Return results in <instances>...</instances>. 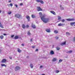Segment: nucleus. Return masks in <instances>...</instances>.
Segmentation results:
<instances>
[{
	"label": "nucleus",
	"instance_id": "nucleus-10",
	"mask_svg": "<svg viewBox=\"0 0 75 75\" xmlns=\"http://www.w3.org/2000/svg\"><path fill=\"white\" fill-rule=\"evenodd\" d=\"M6 61V59H3L1 61V62L2 63H5Z\"/></svg>",
	"mask_w": 75,
	"mask_h": 75
},
{
	"label": "nucleus",
	"instance_id": "nucleus-51",
	"mask_svg": "<svg viewBox=\"0 0 75 75\" xmlns=\"http://www.w3.org/2000/svg\"><path fill=\"white\" fill-rule=\"evenodd\" d=\"M10 59H12V58L11 57H9Z\"/></svg>",
	"mask_w": 75,
	"mask_h": 75
},
{
	"label": "nucleus",
	"instance_id": "nucleus-49",
	"mask_svg": "<svg viewBox=\"0 0 75 75\" xmlns=\"http://www.w3.org/2000/svg\"><path fill=\"white\" fill-rule=\"evenodd\" d=\"M18 26H19V27H20V24H18Z\"/></svg>",
	"mask_w": 75,
	"mask_h": 75
},
{
	"label": "nucleus",
	"instance_id": "nucleus-39",
	"mask_svg": "<svg viewBox=\"0 0 75 75\" xmlns=\"http://www.w3.org/2000/svg\"><path fill=\"white\" fill-rule=\"evenodd\" d=\"M15 6L17 8L18 7V6L16 4L15 5Z\"/></svg>",
	"mask_w": 75,
	"mask_h": 75
},
{
	"label": "nucleus",
	"instance_id": "nucleus-18",
	"mask_svg": "<svg viewBox=\"0 0 75 75\" xmlns=\"http://www.w3.org/2000/svg\"><path fill=\"white\" fill-rule=\"evenodd\" d=\"M57 60V58H54L52 59L53 61H55Z\"/></svg>",
	"mask_w": 75,
	"mask_h": 75
},
{
	"label": "nucleus",
	"instance_id": "nucleus-13",
	"mask_svg": "<svg viewBox=\"0 0 75 75\" xmlns=\"http://www.w3.org/2000/svg\"><path fill=\"white\" fill-rule=\"evenodd\" d=\"M50 54H51V55H53V54H54V51L52 50L51 51Z\"/></svg>",
	"mask_w": 75,
	"mask_h": 75
},
{
	"label": "nucleus",
	"instance_id": "nucleus-53",
	"mask_svg": "<svg viewBox=\"0 0 75 75\" xmlns=\"http://www.w3.org/2000/svg\"><path fill=\"white\" fill-rule=\"evenodd\" d=\"M62 7V5H60V7L61 8Z\"/></svg>",
	"mask_w": 75,
	"mask_h": 75
},
{
	"label": "nucleus",
	"instance_id": "nucleus-46",
	"mask_svg": "<svg viewBox=\"0 0 75 75\" xmlns=\"http://www.w3.org/2000/svg\"><path fill=\"white\" fill-rule=\"evenodd\" d=\"M55 38L56 39H57V40L58 38V37H56Z\"/></svg>",
	"mask_w": 75,
	"mask_h": 75
},
{
	"label": "nucleus",
	"instance_id": "nucleus-55",
	"mask_svg": "<svg viewBox=\"0 0 75 75\" xmlns=\"http://www.w3.org/2000/svg\"><path fill=\"white\" fill-rule=\"evenodd\" d=\"M42 75H45V74H42Z\"/></svg>",
	"mask_w": 75,
	"mask_h": 75
},
{
	"label": "nucleus",
	"instance_id": "nucleus-22",
	"mask_svg": "<svg viewBox=\"0 0 75 75\" xmlns=\"http://www.w3.org/2000/svg\"><path fill=\"white\" fill-rule=\"evenodd\" d=\"M18 52H21V50H20V49H18Z\"/></svg>",
	"mask_w": 75,
	"mask_h": 75
},
{
	"label": "nucleus",
	"instance_id": "nucleus-8",
	"mask_svg": "<svg viewBox=\"0 0 75 75\" xmlns=\"http://www.w3.org/2000/svg\"><path fill=\"white\" fill-rule=\"evenodd\" d=\"M66 42H67L66 41L64 42L61 43L60 44V45H62V46L64 45H66Z\"/></svg>",
	"mask_w": 75,
	"mask_h": 75
},
{
	"label": "nucleus",
	"instance_id": "nucleus-19",
	"mask_svg": "<svg viewBox=\"0 0 75 75\" xmlns=\"http://www.w3.org/2000/svg\"><path fill=\"white\" fill-rule=\"evenodd\" d=\"M54 33L55 34H57V33H58V31H57L56 30H55L54 31Z\"/></svg>",
	"mask_w": 75,
	"mask_h": 75
},
{
	"label": "nucleus",
	"instance_id": "nucleus-3",
	"mask_svg": "<svg viewBox=\"0 0 75 75\" xmlns=\"http://www.w3.org/2000/svg\"><path fill=\"white\" fill-rule=\"evenodd\" d=\"M36 1L37 2H40V3H41V4H44V1L42 0H36Z\"/></svg>",
	"mask_w": 75,
	"mask_h": 75
},
{
	"label": "nucleus",
	"instance_id": "nucleus-12",
	"mask_svg": "<svg viewBox=\"0 0 75 75\" xmlns=\"http://www.w3.org/2000/svg\"><path fill=\"white\" fill-rule=\"evenodd\" d=\"M50 12L51 13H52V14H54V15H56V13L53 11H50Z\"/></svg>",
	"mask_w": 75,
	"mask_h": 75
},
{
	"label": "nucleus",
	"instance_id": "nucleus-54",
	"mask_svg": "<svg viewBox=\"0 0 75 75\" xmlns=\"http://www.w3.org/2000/svg\"><path fill=\"white\" fill-rule=\"evenodd\" d=\"M1 11H0V13H1Z\"/></svg>",
	"mask_w": 75,
	"mask_h": 75
},
{
	"label": "nucleus",
	"instance_id": "nucleus-40",
	"mask_svg": "<svg viewBox=\"0 0 75 75\" xmlns=\"http://www.w3.org/2000/svg\"><path fill=\"white\" fill-rule=\"evenodd\" d=\"M32 48H35V46H32Z\"/></svg>",
	"mask_w": 75,
	"mask_h": 75
},
{
	"label": "nucleus",
	"instance_id": "nucleus-45",
	"mask_svg": "<svg viewBox=\"0 0 75 75\" xmlns=\"http://www.w3.org/2000/svg\"><path fill=\"white\" fill-rule=\"evenodd\" d=\"M73 40H74V41H75V37H74V38H73Z\"/></svg>",
	"mask_w": 75,
	"mask_h": 75
},
{
	"label": "nucleus",
	"instance_id": "nucleus-26",
	"mask_svg": "<svg viewBox=\"0 0 75 75\" xmlns=\"http://www.w3.org/2000/svg\"><path fill=\"white\" fill-rule=\"evenodd\" d=\"M58 20H61V17L59 16H58Z\"/></svg>",
	"mask_w": 75,
	"mask_h": 75
},
{
	"label": "nucleus",
	"instance_id": "nucleus-24",
	"mask_svg": "<svg viewBox=\"0 0 75 75\" xmlns=\"http://www.w3.org/2000/svg\"><path fill=\"white\" fill-rule=\"evenodd\" d=\"M72 52V50H70L69 51H68L67 52V53H71Z\"/></svg>",
	"mask_w": 75,
	"mask_h": 75
},
{
	"label": "nucleus",
	"instance_id": "nucleus-33",
	"mask_svg": "<svg viewBox=\"0 0 75 75\" xmlns=\"http://www.w3.org/2000/svg\"><path fill=\"white\" fill-rule=\"evenodd\" d=\"M59 62H62V60L61 59H60L59 60Z\"/></svg>",
	"mask_w": 75,
	"mask_h": 75
},
{
	"label": "nucleus",
	"instance_id": "nucleus-21",
	"mask_svg": "<svg viewBox=\"0 0 75 75\" xmlns=\"http://www.w3.org/2000/svg\"><path fill=\"white\" fill-rule=\"evenodd\" d=\"M18 36H16L14 38V39H18Z\"/></svg>",
	"mask_w": 75,
	"mask_h": 75
},
{
	"label": "nucleus",
	"instance_id": "nucleus-42",
	"mask_svg": "<svg viewBox=\"0 0 75 75\" xmlns=\"http://www.w3.org/2000/svg\"><path fill=\"white\" fill-rule=\"evenodd\" d=\"M21 45L22 46H23V47H24V44H23V43H22L21 44Z\"/></svg>",
	"mask_w": 75,
	"mask_h": 75
},
{
	"label": "nucleus",
	"instance_id": "nucleus-56",
	"mask_svg": "<svg viewBox=\"0 0 75 75\" xmlns=\"http://www.w3.org/2000/svg\"><path fill=\"white\" fill-rule=\"evenodd\" d=\"M74 13H75V10L74 11Z\"/></svg>",
	"mask_w": 75,
	"mask_h": 75
},
{
	"label": "nucleus",
	"instance_id": "nucleus-1",
	"mask_svg": "<svg viewBox=\"0 0 75 75\" xmlns=\"http://www.w3.org/2000/svg\"><path fill=\"white\" fill-rule=\"evenodd\" d=\"M39 16L41 18V19L42 21H43L45 23H47L48 21H50V19L48 18H45V15H42V13L40 12L39 13Z\"/></svg>",
	"mask_w": 75,
	"mask_h": 75
},
{
	"label": "nucleus",
	"instance_id": "nucleus-17",
	"mask_svg": "<svg viewBox=\"0 0 75 75\" xmlns=\"http://www.w3.org/2000/svg\"><path fill=\"white\" fill-rule=\"evenodd\" d=\"M74 24H75V22H72L70 23V25H71L72 26L74 25Z\"/></svg>",
	"mask_w": 75,
	"mask_h": 75
},
{
	"label": "nucleus",
	"instance_id": "nucleus-28",
	"mask_svg": "<svg viewBox=\"0 0 75 75\" xmlns=\"http://www.w3.org/2000/svg\"><path fill=\"white\" fill-rule=\"evenodd\" d=\"M25 27H26V28H28V27H29V25H27L25 26Z\"/></svg>",
	"mask_w": 75,
	"mask_h": 75
},
{
	"label": "nucleus",
	"instance_id": "nucleus-5",
	"mask_svg": "<svg viewBox=\"0 0 75 75\" xmlns=\"http://www.w3.org/2000/svg\"><path fill=\"white\" fill-rule=\"evenodd\" d=\"M45 31L47 33H51V30L50 29H46Z\"/></svg>",
	"mask_w": 75,
	"mask_h": 75
},
{
	"label": "nucleus",
	"instance_id": "nucleus-23",
	"mask_svg": "<svg viewBox=\"0 0 75 75\" xmlns=\"http://www.w3.org/2000/svg\"><path fill=\"white\" fill-rule=\"evenodd\" d=\"M0 38L1 39H3L4 38V36L3 35H1L0 36Z\"/></svg>",
	"mask_w": 75,
	"mask_h": 75
},
{
	"label": "nucleus",
	"instance_id": "nucleus-57",
	"mask_svg": "<svg viewBox=\"0 0 75 75\" xmlns=\"http://www.w3.org/2000/svg\"><path fill=\"white\" fill-rule=\"evenodd\" d=\"M22 0H21V1H22Z\"/></svg>",
	"mask_w": 75,
	"mask_h": 75
},
{
	"label": "nucleus",
	"instance_id": "nucleus-14",
	"mask_svg": "<svg viewBox=\"0 0 75 75\" xmlns=\"http://www.w3.org/2000/svg\"><path fill=\"white\" fill-rule=\"evenodd\" d=\"M65 25V24H62L61 23H60L58 24V26H62V25Z\"/></svg>",
	"mask_w": 75,
	"mask_h": 75
},
{
	"label": "nucleus",
	"instance_id": "nucleus-11",
	"mask_svg": "<svg viewBox=\"0 0 75 75\" xmlns=\"http://www.w3.org/2000/svg\"><path fill=\"white\" fill-rule=\"evenodd\" d=\"M22 27L24 29H25V25L24 24H23L22 25Z\"/></svg>",
	"mask_w": 75,
	"mask_h": 75
},
{
	"label": "nucleus",
	"instance_id": "nucleus-7",
	"mask_svg": "<svg viewBox=\"0 0 75 75\" xmlns=\"http://www.w3.org/2000/svg\"><path fill=\"white\" fill-rule=\"evenodd\" d=\"M37 8L38 9V11H42V9H41V8L40 7L38 6L37 7Z\"/></svg>",
	"mask_w": 75,
	"mask_h": 75
},
{
	"label": "nucleus",
	"instance_id": "nucleus-6",
	"mask_svg": "<svg viewBox=\"0 0 75 75\" xmlns=\"http://www.w3.org/2000/svg\"><path fill=\"white\" fill-rule=\"evenodd\" d=\"M16 71H18V70H20V67H18V66H16Z\"/></svg>",
	"mask_w": 75,
	"mask_h": 75
},
{
	"label": "nucleus",
	"instance_id": "nucleus-38",
	"mask_svg": "<svg viewBox=\"0 0 75 75\" xmlns=\"http://www.w3.org/2000/svg\"><path fill=\"white\" fill-rule=\"evenodd\" d=\"M23 3H21L20 4V6H23Z\"/></svg>",
	"mask_w": 75,
	"mask_h": 75
},
{
	"label": "nucleus",
	"instance_id": "nucleus-50",
	"mask_svg": "<svg viewBox=\"0 0 75 75\" xmlns=\"http://www.w3.org/2000/svg\"><path fill=\"white\" fill-rule=\"evenodd\" d=\"M1 50H0V53H1Z\"/></svg>",
	"mask_w": 75,
	"mask_h": 75
},
{
	"label": "nucleus",
	"instance_id": "nucleus-52",
	"mask_svg": "<svg viewBox=\"0 0 75 75\" xmlns=\"http://www.w3.org/2000/svg\"><path fill=\"white\" fill-rule=\"evenodd\" d=\"M9 3H11V1H9Z\"/></svg>",
	"mask_w": 75,
	"mask_h": 75
},
{
	"label": "nucleus",
	"instance_id": "nucleus-37",
	"mask_svg": "<svg viewBox=\"0 0 75 75\" xmlns=\"http://www.w3.org/2000/svg\"><path fill=\"white\" fill-rule=\"evenodd\" d=\"M61 10H64V8L63 7H62V8H61Z\"/></svg>",
	"mask_w": 75,
	"mask_h": 75
},
{
	"label": "nucleus",
	"instance_id": "nucleus-9",
	"mask_svg": "<svg viewBox=\"0 0 75 75\" xmlns=\"http://www.w3.org/2000/svg\"><path fill=\"white\" fill-rule=\"evenodd\" d=\"M74 20H75V19H67V21H74Z\"/></svg>",
	"mask_w": 75,
	"mask_h": 75
},
{
	"label": "nucleus",
	"instance_id": "nucleus-27",
	"mask_svg": "<svg viewBox=\"0 0 75 75\" xmlns=\"http://www.w3.org/2000/svg\"><path fill=\"white\" fill-rule=\"evenodd\" d=\"M66 34H67V35H70V33H69L68 32H66Z\"/></svg>",
	"mask_w": 75,
	"mask_h": 75
},
{
	"label": "nucleus",
	"instance_id": "nucleus-29",
	"mask_svg": "<svg viewBox=\"0 0 75 75\" xmlns=\"http://www.w3.org/2000/svg\"><path fill=\"white\" fill-rule=\"evenodd\" d=\"M30 66L31 68H33V66L32 64H30Z\"/></svg>",
	"mask_w": 75,
	"mask_h": 75
},
{
	"label": "nucleus",
	"instance_id": "nucleus-44",
	"mask_svg": "<svg viewBox=\"0 0 75 75\" xmlns=\"http://www.w3.org/2000/svg\"><path fill=\"white\" fill-rule=\"evenodd\" d=\"M14 35H12L11 36V38H13V37H14Z\"/></svg>",
	"mask_w": 75,
	"mask_h": 75
},
{
	"label": "nucleus",
	"instance_id": "nucleus-2",
	"mask_svg": "<svg viewBox=\"0 0 75 75\" xmlns=\"http://www.w3.org/2000/svg\"><path fill=\"white\" fill-rule=\"evenodd\" d=\"M15 16L18 18H20L21 17V15L19 13H17L15 15Z\"/></svg>",
	"mask_w": 75,
	"mask_h": 75
},
{
	"label": "nucleus",
	"instance_id": "nucleus-32",
	"mask_svg": "<svg viewBox=\"0 0 75 75\" xmlns=\"http://www.w3.org/2000/svg\"><path fill=\"white\" fill-rule=\"evenodd\" d=\"M8 14H11V11H10V12H8Z\"/></svg>",
	"mask_w": 75,
	"mask_h": 75
},
{
	"label": "nucleus",
	"instance_id": "nucleus-34",
	"mask_svg": "<svg viewBox=\"0 0 75 75\" xmlns=\"http://www.w3.org/2000/svg\"><path fill=\"white\" fill-rule=\"evenodd\" d=\"M10 6H11V7H12V6H13V4H9Z\"/></svg>",
	"mask_w": 75,
	"mask_h": 75
},
{
	"label": "nucleus",
	"instance_id": "nucleus-47",
	"mask_svg": "<svg viewBox=\"0 0 75 75\" xmlns=\"http://www.w3.org/2000/svg\"><path fill=\"white\" fill-rule=\"evenodd\" d=\"M3 35H7V34H4Z\"/></svg>",
	"mask_w": 75,
	"mask_h": 75
},
{
	"label": "nucleus",
	"instance_id": "nucleus-16",
	"mask_svg": "<svg viewBox=\"0 0 75 75\" xmlns=\"http://www.w3.org/2000/svg\"><path fill=\"white\" fill-rule=\"evenodd\" d=\"M32 27L33 28H35L36 27H35V25H34L33 24L32 25Z\"/></svg>",
	"mask_w": 75,
	"mask_h": 75
},
{
	"label": "nucleus",
	"instance_id": "nucleus-43",
	"mask_svg": "<svg viewBox=\"0 0 75 75\" xmlns=\"http://www.w3.org/2000/svg\"><path fill=\"white\" fill-rule=\"evenodd\" d=\"M42 68V66H40V68Z\"/></svg>",
	"mask_w": 75,
	"mask_h": 75
},
{
	"label": "nucleus",
	"instance_id": "nucleus-25",
	"mask_svg": "<svg viewBox=\"0 0 75 75\" xmlns=\"http://www.w3.org/2000/svg\"><path fill=\"white\" fill-rule=\"evenodd\" d=\"M1 66L2 67H7V66L6 65H5L4 64H2L1 65Z\"/></svg>",
	"mask_w": 75,
	"mask_h": 75
},
{
	"label": "nucleus",
	"instance_id": "nucleus-4",
	"mask_svg": "<svg viewBox=\"0 0 75 75\" xmlns=\"http://www.w3.org/2000/svg\"><path fill=\"white\" fill-rule=\"evenodd\" d=\"M26 18L28 20V21H30V17L29 16H27L26 17Z\"/></svg>",
	"mask_w": 75,
	"mask_h": 75
},
{
	"label": "nucleus",
	"instance_id": "nucleus-15",
	"mask_svg": "<svg viewBox=\"0 0 75 75\" xmlns=\"http://www.w3.org/2000/svg\"><path fill=\"white\" fill-rule=\"evenodd\" d=\"M0 27H1V28H4V27H3L2 25V24L1 23H0Z\"/></svg>",
	"mask_w": 75,
	"mask_h": 75
},
{
	"label": "nucleus",
	"instance_id": "nucleus-31",
	"mask_svg": "<svg viewBox=\"0 0 75 75\" xmlns=\"http://www.w3.org/2000/svg\"><path fill=\"white\" fill-rule=\"evenodd\" d=\"M28 35H31V33H30V31H28Z\"/></svg>",
	"mask_w": 75,
	"mask_h": 75
},
{
	"label": "nucleus",
	"instance_id": "nucleus-35",
	"mask_svg": "<svg viewBox=\"0 0 75 75\" xmlns=\"http://www.w3.org/2000/svg\"><path fill=\"white\" fill-rule=\"evenodd\" d=\"M65 21V20L64 19H62V22H64Z\"/></svg>",
	"mask_w": 75,
	"mask_h": 75
},
{
	"label": "nucleus",
	"instance_id": "nucleus-30",
	"mask_svg": "<svg viewBox=\"0 0 75 75\" xmlns=\"http://www.w3.org/2000/svg\"><path fill=\"white\" fill-rule=\"evenodd\" d=\"M57 50H60V48H59L58 47H57Z\"/></svg>",
	"mask_w": 75,
	"mask_h": 75
},
{
	"label": "nucleus",
	"instance_id": "nucleus-36",
	"mask_svg": "<svg viewBox=\"0 0 75 75\" xmlns=\"http://www.w3.org/2000/svg\"><path fill=\"white\" fill-rule=\"evenodd\" d=\"M59 70H57L56 71V73H58V72H59Z\"/></svg>",
	"mask_w": 75,
	"mask_h": 75
},
{
	"label": "nucleus",
	"instance_id": "nucleus-48",
	"mask_svg": "<svg viewBox=\"0 0 75 75\" xmlns=\"http://www.w3.org/2000/svg\"><path fill=\"white\" fill-rule=\"evenodd\" d=\"M33 40V39H32V38H31V39H30V41L32 42V41H33V40Z\"/></svg>",
	"mask_w": 75,
	"mask_h": 75
},
{
	"label": "nucleus",
	"instance_id": "nucleus-20",
	"mask_svg": "<svg viewBox=\"0 0 75 75\" xmlns=\"http://www.w3.org/2000/svg\"><path fill=\"white\" fill-rule=\"evenodd\" d=\"M31 17L32 18H35V16L34 15H32Z\"/></svg>",
	"mask_w": 75,
	"mask_h": 75
},
{
	"label": "nucleus",
	"instance_id": "nucleus-41",
	"mask_svg": "<svg viewBox=\"0 0 75 75\" xmlns=\"http://www.w3.org/2000/svg\"><path fill=\"white\" fill-rule=\"evenodd\" d=\"M38 51V49H36L35 51H36V52Z\"/></svg>",
	"mask_w": 75,
	"mask_h": 75
}]
</instances>
